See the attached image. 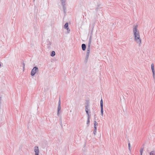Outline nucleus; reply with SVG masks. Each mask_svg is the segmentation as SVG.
Listing matches in <instances>:
<instances>
[{
	"instance_id": "ddd939ff",
	"label": "nucleus",
	"mask_w": 155,
	"mask_h": 155,
	"mask_svg": "<svg viewBox=\"0 0 155 155\" xmlns=\"http://www.w3.org/2000/svg\"><path fill=\"white\" fill-rule=\"evenodd\" d=\"M151 68L152 71H155L154 68V65L153 64H152L151 65Z\"/></svg>"
},
{
	"instance_id": "2eb2a0df",
	"label": "nucleus",
	"mask_w": 155,
	"mask_h": 155,
	"mask_svg": "<svg viewBox=\"0 0 155 155\" xmlns=\"http://www.w3.org/2000/svg\"><path fill=\"white\" fill-rule=\"evenodd\" d=\"M90 122V117H87V124L88 125Z\"/></svg>"
},
{
	"instance_id": "4be33fe9",
	"label": "nucleus",
	"mask_w": 155,
	"mask_h": 155,
	"mask_svg": "<svg viewBox=\"0 0 155 155\" xmlns=\"http://www.w3.org/2000/svg\"><path fill=\"white\" fill-rule=\"evenodd\" d=\"M152 72H153V77L154 79V77H155V71H152Z\"/></svg>"
},
{
	"instance_id": "c85d7f7f",
	"label": "nucleus",
	"mask_w": 155,
	"mask_h": 155,
	"mask_svg": "<svg viewBox=\"0 0 155 155\" xmlns=\"http://www.w3.org/2000/svg\"><path fill=\"white\" fill-rule=\"evenodd\" d=\"M140 155H142V154H140Z\"/></svg>"
},
{
	"instance_id": "cd10ccee",
	"label": "nucleus",
	"mask_w": 155,
	"mask_h": 155,
	"mask_svg": "<svg viewBox=\"0 0 155 155\" xmlns=\"http://www.w3.org/2000/svg\"><path fill=\"white\" fill-rule=\"evenodd\" d=\"M97 9H98V8H97L96 9V11H97Z\"/></svg>"
},
{
	"instance_id": "412c9836",
	"label": "nucleus",
	"mask_w": 155,
	"mask_h": 155,
	"mask_svg": "<svg viewBox=\"0 0 155 155\" xmlns=\"http://www.w3.org/2000/svg\"><path fill=\"white\" fill-rule=\"evenodd\" d=\"M143 148L141 149L140 150V152L141 154H142L143 152Z\"/></svg>"
},
{
	"instance_id": "423d86ee",
	"label": "nucleus",
	"mask_w": 155,
	"mask_h": 155,
	"mask_svg": "<svg viewBox=\"0 0 155 155\" xmlns=\"http://www.w3.org/2000/svg\"><path fill=\"white\" fill-rule=\"evenodd\" d=\"M100 105H101V113L102 116L103 115V101L102 99H101L100 101Z\"/></svg>"
},
{
	"instance_id": "9b49d317",
	"label": "nucleus",
	"mask_w": 155,
	"mask_h": 155,
	"mask_svg": "<svg viewBox=\"0 0 155 155\" xmlns=\"http://www.w3.org/2000/svg\"><path fill=\"white\" fill-rule=\"evenodd\" d=\"M94 24H93V28L91 30V33L90 36V38H90L91 37V41H92V35L93 34L92 33H93V28H94Z\"/></svg>"
},
{
	"instance_id": "1a4fd4ad",
	"label": "nucleus",
	"mask_w": 155,
	"mask_h": 155,
	"mask_svg": "<svg viewBox=\"0 0 155 155\" xmlns=\"http://www.w3.org/2000/svg\"><path fill=\"white\" fill-rule=\"evenodd\" d=\"M81 48L83 51L85 50L86 48V46L84 44H83L81 45Z\"/></svg>"
},
{
	"instance_id": "f03ea898",
	"label": "nucleus",
	"mask_w": 155,
	"mask_h": 155,
	"mask_svg": "<svg viewBox=\"0 0 155 155\" xmlns=\"http://www.w3.org/2000/svg\"><path fill=\"white\" fill-rule=\"evenodd\" d=\"M39 72V69L37 67H34L31 70V75L32 76H34L36 73H38Z\"/></svg>"
},
{
	"instance_id": "393cba45",
	"label": "nucleus",
	"mask_w": 155,
	"mask_h": 155,
	"mask_svg": "<svg viewBox=\"0 0 155 155\" xmlns=\"http://www.w3.org/2000/svg\"><path fill=\"white\" fill-rule=\"evenodd\" d=\"M22 64L23 65V69H24L25 68V63H22Z\"/></svg>"
},
{
	"instance_id": "7ed1b4c3",
	"label": "nucleus",
	"mask_w": 155,
	"mask_h": 155,
	"mask_svg": "<svg viewBox=\"0 0 155 155\" xmlns=\"http://www.w3.org/2000/svg\"><path fill=\"white\" fill-rule=\"evenodd\" d=\"M66 0H60L61 4L63 6V11L65 14L66 13Z\"/></svg>"
},
{
	"instance_id": "f3484780",
	"label": "nucleus",
	"mask_w": 155,
	"mask_h": 155,
	"mask_svg": "<svg viewBox=\"0 0 155 155\" xmlns=\"http://www.w3.org/2000/svg\"><path fill=\"white\" fill-rule=\"evenodd\" d=\"M85 107H89V104L88 103H86Z\"/></svg>"
},
{
	"instance_id": "f8f14e48",
	"label": "nucleus",
	"mask_w": 155,
	"mask_h": 155,
	"mask_svg": "<svg viewBox=\"0 0 155 155\" xmlns=\"http://www.w3.org/2000/svg\"><path fill=\"white\" fill-rule=\"evenodd\" d=\"M55 54V52L54 51H52L51 54V56L52 57H54Z\"/></svg>"
},
{
	"instance_id": "6e6552de",
	"label": "nucleus",
	"mask_w": 155,
	"mask_h": 155,
	"mask_svg": "<svg viewBox=\"0 0 155 155\" xmlns=\"http://www.w3.org/2000/svg\"><path fill=\"white\" fill-rule=\"evenodd\" d=\"M89 54H90L89 53H88V52L86 53V56H85V59H84V63L85 64H86L87 62V60H88V58H89Z\"/></svg>"
},
{
	"instance_id": "bb28decb",
	"label": "nucleus",
	"mask_w": 155,
	"mask_h": 155,
	"mask_svg": "<svg viewBox=\"0 0 155 155\" xmlns=\"http://www.w3.org/2000/svg\"><path fill=\"white\" fill-rule=\"evenodd\" d=\"M94 113H95V111H94Z\"/></svg>"
},
{
	"instance_id": "5701e85b",
	"label": "nucleus",
	"mask_w": 155,
	"mask_h": 155,
	"mask_svg": "<svg viewBox=\"0 0 155 155\" xmlns=\"http://www.w3.org/2000/svg\"><path fill=\"white\" fill-rule=\"evenodd\" d=\"M98 125V123H97V124H94V128H97L96 126H97Z\"/></svg>"
},
{
	"instance_id": "aec40b11",
	"label": "nucleus",
	"mask_w": 155,
	"mask_h": 155,
	"mask_svg": "<svg viewBox=\"0 0 155 155\" xmlns=\"http://www.w3.org/2000/svg\"><path fill=\"white\" fill-rule=\"evenodd\" d=\"M95 116H96V115L95 114L94 115V124H97V122L96 121V119H95Z\"/></svg>"
},
{
	"instance_id": "0eeeda50",
	"label": "nucleus",
	"mask_w": 155,
	"mask_h": 155,
	"mask_svg": "<svg viewBox=\"0 0 155 155\" xmlns=\"http://www.w3.org/2000/svg\"><path fill=\"white\" fill-rule=\"evenodd\" d=\"M34 150L35 152V155H38L39 153V150L38 147L37 146H35L34 148Z\"/></svg>"
},
{
	"instance_id": "20e7f679",
	"label": "nucleus",
	"mask_w": 155,
	"mask_h": 155,
	"mask_svg": "<svg viewBox=\"0 0 155 155\" xmlns=\"http://www.w3.org/2000/svg\"><path fill=\"white\" fill-rule=\"evenodd\" d=\"M61 101H60V98L59 101L58 102V112H57V115L58 116H59V114L60 112H61Z\"/></svg>"
},
{
	"instance_id": "4468645a",
	"label": "nucleus",
	"mask_w": 155,
	"mask_h": 155,
	"mask_svg": "<svg viewBox=\"0 0 155 155\" xmlns=\"http://www.w3.org/2000/svg\"><path fill=\"white\" fill-rule=\"evenodd\" d=\"M150 155H155V150L151 151L150 153Z\"/></svg>"
},
{
	"instance_id": "dca6fc26",
	"label": "nucleus",
	"mask_w": 155,
	"mask_h": 155,
	"mask_svg": "<svg viewBox=\"0 0 155 155\" xmlns=\"http://www.w3.org/2000/svg\"><path fill=\"white\" fill-rule=\"evenodd\" d=\"M97 130V128H94V129L93 130V133L94 135H96Z\"/></svg>"
},
{
	"instance_id": "b1692460",
	"label": "nucleus",
	"mask_w": 155,
	"mask_h": 155,
	"mask_svg": "<svg viewBox=\"0 0 155 155\" xmlns=\"http://www.w3.org/2000/svg\"><path fill=\"white\" fill-rule=\"evenodd\" d=\"M88 107H85V110H88Z\"/></svg>"
},
{
	"instance_id": "a211bd4d",
	"label": "nucleus",
	"mask_w": 155,
	"mask_h": 155,
	"mask_svg": "<svg viewBox=\"0 0 155 155\" xmlns=\"http://www.w3.org/2000/svg\"><path fill=\"white\" fill-rule=\"evenodd\" d=\"M129 143L128 144V147H129V149L130 151H131V149H130V143L129 142V141H128Z\"/></svg>"
},
{
	"instance_id": "a878e982",
	"label": "nucleus",
	"mask_w": 155,
	"mask_h": 155,
	"mask_svg": "<svg viewBox=\"0 0 155 155\" xmlns=\"http://www.w3.org/2000/svg\"><path fill=\"white\" fill-rule=\"evenodd\" d=\"M49 44H48V45H51V43L50 42H49Z\"/></svg>"
},
{
	"instance_id": "39448f33",
	"label": "nucleus",
	"mask_w": 155,
	"mask_h": 155,
	"mask_svg": "<svg viewBox=\"0 0 155 155\" xmlns=\"http://www.w3.org/2000/svg\"><path fill=\"white\" fill-rule=\"evenodd\" d=\"M91 41H91V37L90 38H89V39L87 47V52L89 53H90V47L91 43Z\"/></svg>"
},
{
	"instance_id": "6ab92c4d",
	"label": "nucleus",
	"mask_w": 155,
	"mask_h": 155,
	"mask_svg": "<svg viewBox=\"0 0 155 155\" xmlns=\"http://www.w3.org/2000/svg\"><path fill=\"white\" fill-rule=\"evenodd\" d=\"M85 111L86 112L87 114V117H89L90 116L89 114L88 110H85Z\"/></svg>"
},
{
	"instance_id": "f257e3e1",
	"label": "nucleus",
	"mask_w": 155,
	"mask_h": 155,
	"mask_svg": "<svg viewBox=\"0 0 155 155\" xmlns=\"http://www.w3.org/2000/svg\"><path fill=\"white\" fill-rule=\"evenodd\" d=\"M138 27L137 25L135 26L133 28V32L135 41L140 45L141 43V40L140 37L139 31L137 29Z\"/></svg>"
},
{
	"instance_id": "9d476101",
	"label": "nucleus",
	"mask_w": 155,
	"mask_h": 155,
	"mask_svg": "<svg viewBox=\"0 0 155 155\" xmlns=\"http://www.w3.org/2000/svg\"><path fill=\"white\" fill-rule=\"evenodd\" d=\"M64 28L68 30V23H66L64 25Z\"/></svg>"
}]
</instances>
